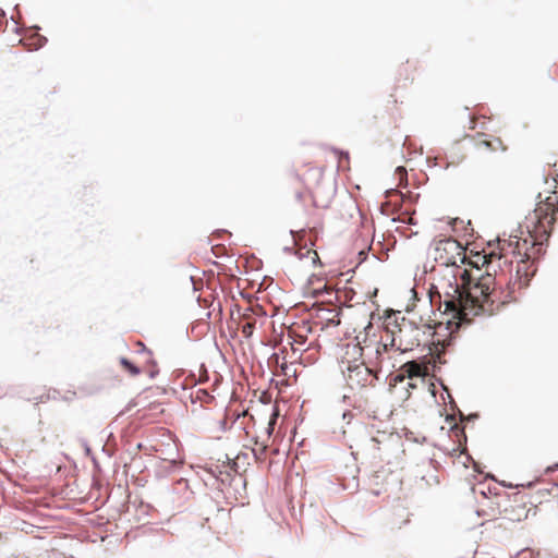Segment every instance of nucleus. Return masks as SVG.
Here are the masks:
<instances>
[{"mask_svg": "<svg viewBox=\"0 0 558 558\" xmlns=\"http://www.w3.org/2000/svg\"><path fill=\"white\" fill-rule=\"evenodd\" d=\"M361 361H365V343L360 340V336H356L354 340L345 343L342 348L340 357L341 372L343 368L352 367Z\"/></svg>", "mask_w": 558, "mask_h": 558, "instance_id": "nucleus-11", "label": "nucleus"}, {"mask_svg": "<svg viewBox=\"0 0 558 558\" xmlns=\"http://www.w3.org/2000/svg\"><path fill=\"white\" fill-rule=\"evenodd\" d=\"M415 71L416 65L414 62H410L408 60L407 62L400 64L396 70L395 89L407 88L409 84L413 82Z\"/></svg>", "mask_w": 558, "mask_h": 558, "instance_id": "nucleus-16", "label": "nucleus"}, {"mask_svg": "<svg viewBox=\"0 0 558 558\" xmlns=\"http://www.w3.org/2000/svg\"><path fill=\"white\" fill-rule=\"evenodd\" d=\"M410 512L407 509H397L392 512L389 519V530L392 533L401 531L405 525L410 523Z\"/></svg>", "mask_w": 558, "mask_h": 558, "instance_id": "nucleus-17", "label": "nucleus"}, {"mask_svg": "<svg viewBox=\"0 0 558 558\" xmlns=\"http://www.w3.org/2000/svg\"><path fill=\"white\" fill-rule=\"evenodd\" d=\"M498 260V248L493 250L487 255H482L480 253H476L473 256V259L469 260L468 264L472 266V269H463V271L460 274L461 280L463 281L464 272H472L474 276H481L488 272V268H490L494 264V262ZM463 282L461 283V286Z\"/></svg>", "mask_w": 558, "mask_h": 558, "instance_id": "nucleus-13", "label": "nucleus"}, {"mask_svg": "<svg viewBox=\"0 0 558 558\" xmlns=\"http://www.w3.org/2000/svg\"><path fill=\"white\" fill-rule=\"evenodd\" d=\"M397 172H398L401 177H403V175H405V174H407L405 169H404V168H402V167H399V168L397 169Z\"/></svg>", "mask_w": 558, "mask_h": 558, "instance_id": "nucleus-22", "label": "nucleus"}, {"mask_svg": "<svg viewBox=\"0 0 558 558\" xmlns=\"http://www.w3.org/2000/svg\"><path fill=\"white\" fill-rule=\"evenodd\" d=\"M278 416L279 411L277 408L272 409L268 418L259 416L263 428L260 432H257L255 428L257 421L253 414H250L248 411H243L242 415H238V418L242 417L241 424L244 426L246 436L251 437L254 441L252 451L256 460L263 461L265 459L269 447L268 441L274 433Z\"/></svg>", "mask_w": 558, "mask_h": 558, "instance_id": "nucleus-4", "label": "nucleus"}, {"mask_svg": "<svg viewBox=\"0 0 558 558\" xmlns=\"http://www.w3.org/2000/svg\"><path fill=\"white\" fill-rule=\"evenodd\" d=\"M308 348H300V347H290L282 345L278 352L274 354V360L276 365L280 368L283 375H289L290 371L293 373L296 372L293 368V365L301 361L303 352H305Z\"/></svg>", "mask_w": 558, "mask_h": 558, "instance_id": "nucleus-9", "label": "nucleus"}, {"mask_svg": "<svg viewBox=\"0 0 558 558\" xmlns=\"http://www.w3.org/2000/svg\"><path fill=\"white\" fill-rule=\"evenodd\" d=\"M283 186L300 203H304L307 197L317 208H327L331 203V191L325 187L323 168L304 165L287 175Z\"/></svg>", "mask_w": 558, "mask_h": 558, "instance_id": "nucleus-3", "label": "nucleus"}, {"mask_svg": "<svg viewBox=\"0 0 558 558\" xmlns=\"http://www.w3.org/2000/svg\"><path fill=\"white\" fill-rule=\"evenodd\" d=\"M196 398H197V399H201V400H202L203 398L211 399V400L214 399L211 396H209V395L207 393V391L202 390V389H199V390L196 392Z\"/></svg>", "mask_w": 558, "mask_h": 558, "instance_id": "nucleus-21", "label": "nucleus"}, {"mask_svg": "<svg viewBox=\"0 0 558 558\" xmlns=\"http://www.w3.org/2000/svg\"><path fill=\"white\" fill-rule=\"evenodd\" d=\"M120 364L124 371H126L132 376H137L141 374V369L135 366L132 362H130L126 357L120 359Z\"/></svg>", "mask_w": 558, "mask_h": 558, "instance_id": "nucleus-20", "label": "nucleus"}, {"mask_svg": "<svg viewBox=\"0 0 558 558\" xmlns=\"http://www.w3.org/2000/svg\"><path fill=\"white\" fill-rule=\"evenodd\" d=\"M439 310L442 308V315L450 316V318H448L446 322L430 320L424 326L428 330H433V344L435 345L436 351H438V347H441V351H444L451 344L453 332L458 330L459 326L462 323H471L473 319H460V317L453 316V313L445 312L444 296L439 294Z\"/></svg>", "mask_w": 558, "mask_h": 558, "instance_id": "nucleus-6", "label": "nucleus"}, {"mask_svg": "<svg viewBox=\"0 0 558 558\" xmlns=\"http://www.w3.org/2000/svg\"><path fill=\"white\" fill-rule=\"evenodd\" d=\"M308 333H311V326L307 323L293 324L287 331L288 345L304 348Z\"/></svg>", "mask_w": 558, "mask_h": 558, "instance_id": "nucleus-15", "label": "nucleus"}, {"mask_svg": "<svg viewBox=\"0 0 558 558\" xmlns=\"http://www.w3.org/2000/svg\"><path fill=\"white\" fill-rule=\"evenodd\" d=\"M434 260L440 266H454L466 262V250L460 242L452 238L440 239L434 242Z\"/></svg>", "mask_w": 558, "mask_h": 558, "instance_id": "nucleus-7", "label": "nucleus"}, {"mask_svg": "<svg viewBox=\"0 0 558 558\" xmlns=\"http://www.w3.org/2000/svg\"><path fill=\"white\" fill-rule=\"evenodd\" d=\"M342 374L348 387L355 392H363L375 388L378 381L376 369L372 368L366 361H361L352 367L343 368Z\"/></svg>", "mask_w": 558, "mask_h": 558, "instance_id": "nucleus-8", "label": "nucleus"}, {"mask_svg": "<svg viewBox=\"0 0 558 558\" xmlns=\"http://www.w3.org/2000/svg\"><path fill=\"white\" fill-rule=\"evenodd\" d=\"M401 375L408 378L424 377L428 375V368L424 363L410 361L404 363L401 368Z\"/></svg>", "mask_w": 558, "mask_h": 558, "instance_id": "nucleus-18", "label": "nucleus"}, {"mask_svg": "<svg viewBox=\"0 0 558 558\" xmlns=\"http://www.w3.org/2000/svg\"><path fill=\"white\" fill-rule=\"evenodd\" d=\"M138 345H141L143 348V350L145 349L143 342H138Z\"/></svg>", "mask_w": 558, "mask_h": 558, "instance_id": "nucleus-24", "label": "nucleus"}, {"mask_svg": "<svg viewBox=\"0 0 558 558\" xmlns=\"http://www.w3.org/2000/svg\"><path fill=\"white\" fill-rule=\"evenodd\" d=\"M464 274L462 286H450L451 292H445V312H451L453 316L468 320L482 314L494 315L502 306L517 300L515 287L511 282L502 289L497 287L501 284V278L497 280L490 272L481 276Z\"/></svg>", "mask_w": 558, "mask_h": 558, "instance_id": "nucleus-1", "label": "nucleus"}, {"mask_svg": "<svg viewBox=\"0 0 558 558\" xmlns=\"http://www.w3.org/2000/svg\"><path fill=\"white\" fill-rule=\"evenodd\" d=\"M391 437V434L387 432H377V436H372L369 439V446L373 449H379L378 445L385 442Z\"/></svg>", "mask_w": 558, "mask_h": 558, "instance_id": "nucleus-19", "label": "nucleus"}, {"mask_svg": "<svg viewBox=\"0 0 558 558\" xmlns=\"http://www.w3.org/2000/svg\"><path fill=\"white\" fill-rule=\"evenodd\" d=\"M556 178H558V175Z\"/></svg>", "mask_w": 558, "mask_h": 558, "instance_id": "nucleus-26", "label": "nucleus"}, {"mask_svg": "<svg viewBox=\"0 0 558 558\" xmlns=\"http://www.w3.org/2000/svg\"><path fill=\"white\" fill-rule=\"evenodd\" d=\"M546 183L548 189L545 198L525 217L524 227L529 238L510 235L508 239H498V260L504 259L505 264L512 265L513 258L533 259L539 251L536 246L549 238L558 213V178Z\"/></svg>", "mask_w": 558, "mask_h": 558, "instance_id": "nucleus-2", "label": "nucleus"}, {"mask_svg": "<svg viewBox=\"0 0 558 558\" xmlns=\"http://www.w3.org/2000/svg\"><path fill=\"white\" fill-rule=\"evenodd\" d=\"M513 262L517 263V280L511 282L513 287H518V289H523L529 286L531 278L535 274V268L532 259H523L513 258Z\"/></svg>", "mask_w": 558, "mask_h": 558, "instance_id": "nucleus-14", "label": "nucleus"}, {"mask_svg": "<svg viewBox=\"0 0 558 558\" xmlns=\"http://www.w3.org/2000/svg\"><path fill=\"white\" fill-rule=\"evenodd\" d=\"M452 429H454V430L457 432V434H458L459 432H462V430L459 428V426H458L457 424H454V426L452 427Z\"/></svg>", "mask_w": 558, "mask_h": 558, "instance_id": "nucleus-23", "label": "nucleus"}, {"mask_svg": "<svg viewBox=\"0 0 558 558\" xmlns=\"http://www.w3.org/2000/svg\"><path fill=\"white\" fill-rule=\"evenodd\" d=\"M390 319L391 316L386 318V329L391 333V341L389 344L383 343L374 338H367L366 336L363 337V343H365V361L369 366H372V368H375L376 372H378V368L384 361V355L388 353L391 348L397 347V350L401 351L408 350V347H403V338L407 332L405 328L395 325L393 328L390 329Z\"/></svg>", "mask_w": 558, "mask_h": 558, "instance_id": "nucleus-5", "label": "nucleus"}, {"mask_svg": "<svg viewBox=\"0 0 558 558\" xmlns=\"http://www.w3.org/2000/svg\"><path fill=\"white\" fill-rule=\"evenodd\" d=\"M437 359L440 361V352L437 353Z\"/></svg>", "mask_w": 558, "mask_h": 558, "instance_id": "nucleus-25", "label": "nucleus"}, {"mask_svg": "<svg viewBox=\"0 0 558 558\" xmlns=\"http://www.w3.org/2000/svg\"><path fill=\"white\" fill-rule=\"evenodd\" d=\"M266 323L267 317L260 307L256 310L246 308L239 318L238 328L245 338H250L256 329H262Z\"/></svg>", "mask_w": 558, "mask_h": 558, "instance_id": "nucleus-10", "label": "nucleus"}, {"mask_svg": "<svg viewBox=\"0 0 558 558\" xmlns=\"http://www.w3.org/2000/svg\"><path fill=\"white\" fill-rule=\"evenodd\" d=\"M473 149L476 154L505 151L507 146L496 136L478 133L471 140Z\"/></svg>", "mask_w": 558, "mask_h": 558, "instance_id": "nucleus-12", "label": "nucleus"}]
</instances>
